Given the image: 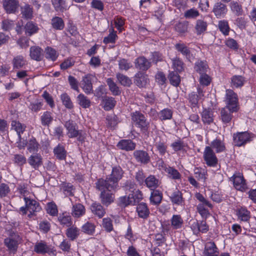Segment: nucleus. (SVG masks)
I'll use <instances>...</instances> for the list:
<instances>
[{"instance_id":"f257e3e1","label":"nucleus","mask_w":256,"mask_h":256,"mask_svg":"<svg viewBox=\"0 0 256 256\" xmlns=\"http://www.w3.org/2000/svg\"><path fill=\"white\" fill-rule=\"evenodd\" d=\"M124 172L120 166L112 168L111 174L106 180L100 178L98 180V186L102 189L104 184H106L109 189H117L118 182L123 176Z\"/></svg>"},{"instance_id":"f03ea898","label":"nucleus","mask_w":256,"mask_h":256,"mask_svg":"<svg viewBox=\"0 0 256 256\" xmlns=\"http://www.w3.org/2000/svg\"><path fill=\"white\" fill-rule=\"evenodd\" d=\"M25 202V206H22L20 208V211L22 214H28V216L29 218H32V216L36 215V213L40 210L41 208L40 204L34 200H33L29 197L24 198Z\"/></svg>"},{"instance_id":"7ed1b4c3","label":"nucleus","mask_w":256,"mask_h":256,"mask_svg":"<svg viewBox=\"0 0 256 256\" xmlns=\"http://www.w3.org/2000/svg\"><path fill=\"white\" fill-rule=\"evenodd\" d=\"M132 120L135 125L140 129L142 132L148 134L150 123L143 114L139 112H135L132 114Z\"/></svg>"},{"instance_id":"20e7f679","label":"nucleus","mask_w":256,"mask_h":256,"mask_svg":"<svg viewBox=\"0 0 256 256\" xmlns=\"http://www.w3.org/2000/svg\"><path fill=\"white\" fill-rule=\"evenodd\" d=\"M96 188L101 191L100 198L102 204L108 206L114 202V196L112 192H115L116 189L110 190L107 188L108 186L106 184H104L102 186V188L101 189L98 186V180L96 183Z\"/></svg>"},{"instance_id":"39448f33","label":"nucleus","mask_w":256,"mask_h":256,"mask_svg":"<svg viewBox=\"0 0 256 256\" xmlns=\"http://www.w3.org/2000/svg\"><path fill=\"white\" fill-rule=\"evenodd\" d=\"M254 134L247 132H238L233 135L234 144L238 146H241L250 142Z\"/></svg>"},{"instance_id":"423d86ee","label":"nucleus","mask_w":256,"mask_h":256,"mask_svg":"<svg viewBox=\"0 0 256 256\" xmlns=\"http://www.w3.org/2000/svg\"><path fill=\"white\" fill-rule=\"evenodd\" d=\"M226 106L232 108L233 111H238V98L236 93L232 90L228 89L226 91Z\"/></svg>"},{"instance_id":"0eeeda50","label":"nucleus","mask_w":256,"mask_h":256,"mask_svg":"<svg viewBox=\"0 0 256 256\" xmlns=\"http://www.w3.org/2000/svg\"><path fill=\"white\" fill-rule=\"evenodd\" d=\"M64 126L68 130L67 135L70 138L78 137L79 141L82 142L84 140V136L81 132L77 130L76 125L72 121L68 120L66 122Z\"/></svg>"},{"instance_id":"6e6552de","label":"nucleus","mask_w":256,"mask_h":256,"mask_svg":"<svg viewBox=\"0 0 256 256\" xmlns=\"http://www.w3.org/2000/svg\"><path fill=\"white\" fill-rule=\"evenodd\" d=\"M20 242V236L16 234H10L4 240V244L8 248V250L13 254H15L17 251Z\"/></svg>"},{"instance_id":"1a4fd4ad","label":"nucleus","mask_w":256,"mask_h":256,"mask_svg":"<svg viewBox=\"0 0 256 256\" xmlns=\"http://www.w3.org/2000/svg\"><path fill=\"white\" fill-rule=\"evenodd\" d=\"M233 181L234 187L241 192H244L248 189L247 184L242 173H235L231 178Z\"/></svg>"},{"instance_id":"9d476101","label":"nucleus","mask_w":256,"mask_h":256,"mask_svg":"<svg viewBox=\"0 0 256 256\" xmlns=\"http://www.w3.org/2000/svg\"><path fill=\"white\" fill-rule=\"evenodd\" d=\"M204 158L206 164L210 166H215L218 164V158L210 146L206 147L204 152Z\"/></svg>"},{"instance_id":"9b49d317","label":"nucleus","mask_w":256,"mask_h":256,"mask_svg":"<svg viewBox=\"0 0 256 256\" xmlns=\"http://www.w3.org/2000/svg\"><path fill=\"white\" fill-rule=\"evenodd\" d=\"M93 78V75L90 74H88L82 78L81 88L86 94H90L92 92V81Z\"/></svg>"},{"instance_id":"f8f14e48","label":"nucleus","mask_w":256,"mask_h":256,"mask_svg":"<svg viewBox=\"0 0 256 256\" xmlns=\"http://www.w3.org/2000/svg\"><path fill=\"white\" fill-rule=\"evenodd\" d=\"M133 155L138 163L146 164L150 160L148 154L143 150H136L134 152Z\"/></svg>"},{"instance_id":"ddd939ff","label":"nucleus","mask_w":256,"mask_h":256,"mask_svg":"<svg viewBox=\"0 0 256 256\" xmlns=\"http://www.w3.org/2000/svg\"><path fill=\"white\" fill-rule=\"evenodd\" d=\"M3 6L7 13L14 14L19 7V2L18 0H3Z\"/></svg>"},{"instance_id":"4468645a","label":"nucleus","mask_w":256,"mask_h":256,"mask_svg":"<svg viewBox=\"0 0 256 256\" xmlns=\"http://www.w3.org/2000/svg\"><path fill=\"white\" fill-rule=\"evenodd\" d=\"M227 12L228 9L226 6L220 2L216 3L212 9V12L218 18H224Z\"/></svg>"},{"instance_id":"2eb2a0df","label":"nucleus","mask_w":256,"mask_h":256,"mask_svg":"<svg viewBox=\"0 0 256 256\" xmlns=\"http://www.w3.org/2000/svg\"><path fill=\"white\" fill-rule=\"evenodd\" d=\"M116 146L120 150L131 151L135 149L136 144L130 140H122L118 143Z\"/></svg>"},{"instance_id":"dca6fc26","label":"nucleus","mask_w":256,"mask_h":256,"mask_svg":"<svg viewBox=\"0 0 256 256\" xmlns=\"http://www.w3.org/2000/svg\"><path fill=\"white\" fill-rule=\"evenodd\" d=\"M30 58L36 61H40L43 58V50L38 46H31L30 49Z\"/></svg>"},{"instance_id":"f3484780","label":"nucleus","mask_w":256,"mask_h":256,"mask_svg":"<svg viewBox=\"0 0 256 256\" xmlns=\"http://www.w3.org/2000/svg\"><path fill=\"white\" fill-rule=\"evenodd\" d=\"M230 107L225 106L220 110V118L222 122L224 124L229 123L232 118V113L237 111H233Z\"/></svg>"},{"instance_id":"a211bd4d","label":"nucleus","mask_w":256,"mask_h":256,"mask_svg":"<svg viewBox=\"0 0 256 256\" xmlns=\"http://www.w3.org/2000/svg\"><path fill=\"white\" fill-rule=\"evenodd\" d=\"M149 82L148 76L142 72L137 73L134 76V83L140 88L145 87Z\"/></svg>"},{"instance_id":"6ab92c4d","label":"nucleus","mask_w":256,"mask_h":256,"mask_svg":"<svg viewBox=\"0 0 256 256\" xmlns=\"http://www.w3.org/2000/svg\"><path fill=\"white\" fill-rule=\"evenodd\" d=\"M204 254L205 256H218V249L214 242H208L206 243L205 245Z\"/></svg>"},{"instance_id":"aec40b11","label":"nucleus","mask_w":256,"mask_h":256,"mask_svg":"<svg viewBox=\"0 0 256 256\" xmlns=\"http://www.w3.org/2000/svg\"><path fill=\"white\" fill-rule=\"evenodd\" d=\"M86 214L85 207L81 204H76L72 206L71 214L74 218H79Z\"/></svg>"},{"instance_id":"412c9836","label":"nucleus","mask_w":256,"mask_h":256,"mask_svg":"<svg viewBox=\"0 0 256 256\" xmlns=\"http://www.w3.org/2000/svg\"><path fill=\"white\" fill-rule=\"evenodd\" d=\"M134 64L136 68L142 70H147L150 66V62L144 56H140L136 59Z\"/></svg>"},{"instance_id":"4be33fe9","label":"nucleus","mask_w":256,"mask_h":256,"mask_svg":"<svg viewBox=\"0 0 256 256\" xmlns=\"http://www.w3.org/2000/svg\"><path fill=\"white\" fill-rule=\"evenodd\" d=\"M28 164L34 169H37L42 164V157L38 154L31 155L28 159Z\"/></svg>"},{"instance_id":"5701e85b","label":"nucleus","mask_w":256,"mask_h":256,"mask_svg":"<svg viewBox=\"0 0 256 256\" xmlns=\"http://www.w3.org/2000/svg\"><path fill=\"white\" fill-rule=\"evenodd\" d=\"M154 146L160 155L165 154L166 152L167 146L164 140H161L160 137H156L154 139Z\"/></svg>"},{"instance_id":"b1692460","label":"nucleus","mask_w":256,"mask_h":256,"mask_svg":"<svg viewBox=\"0 0 256 256\" xmlns=\"http://www.w3.org/2000/svg\"><path fill=\"white\" fill-rule=\"evenodd\" d=\"M194 69L196 72L201 74L208 72V66L206 61L198 60L194 64Z\"/></svg>"},{"instance_id":"393cba45","label":"nucleus","mask_w":256,"mask_h":256,"mask_svg":"<svg viewBox=\"0 0 256 256\" xmlns=\"http://www.w3.org/2000/svg\"><path fill=\"white\" fill-rule=\"evenodd\" d=\"M13 69H20L26 64V61L22 56L18 55L14 56L12 60Z\"/></svg>"},{"instance_id":"a878e982","label":"nucleus","mask_w":256,"mask_h":256,"mask_svg":"<svg viewBox=\"0 0 256 256\" xmlns=\"http://www.w3.org/2000/svg\"><path fill=\"white\" fill-rule=\"evenodd\" d=\"M144 182L146 186L151 190H154V189L157 188L160 184L159 180L154 176L152 175L146 178L144 180Z\"/></svg>"},{"instance_id":"bb28decb","label":"nucleus","mask_w":256,"mask_h":256,"mask_svg":"<svg viewBox=\"0 0 256 256\" xmlns=\"http://www.w3.org/2000/svg\"><path fill=\"white\" fill-rule=\"evenodd\" d=\"M136 212L138 216L144 219L146 218L150 214V210L146 204L143 202L138 205Z\"/></svg>"},{"instance_id":"cd10ccee","label":"nucleus","mask_w":256,"mask_h":256,"mask_svg":"<svg viewBox=\"0 0 256 256\" xmlns=\"http://www.w3.org/2000/svg\"><path fill=\"white\" fill-rule=\"evenodd\" d=\"M172 202L178 206H182L184 202V199L182 198V194L178 190L174 191L170 196Z\"/></svg>"},{"instance_id":"c85d7f7f","label":"nucleus","mask_w":256,"mask_h":256,"mask_svg":"<svg viewBox=\"0 0 256 256\" xmlns=\"http://www.w3.org/2000/svg\"><path fill=\"white\" fill-rule=\"evenodd\" d=\"M50 250L48 246L44 241L37 242L34 246V251L38 254H44L48 252Z\"/></svg>"},{"instance_id":"c756f323","label":"nucleus","mask_w":256,"mask_h":256,"mask_svg":"<svg viewBox=\"0 0 256 256\" xmlns=\"http://www.w3.org/2000/svg\"><path fill=\"white\" fill-rule=\"evenodd\" d=\"M92 212L98 218H102L105 214V210L102 206L98 203H93L90 207Z\"/></svg>"},{"instance_id":"7c9ffc66","label":"nucleus","mask_w":256,"mask_h":256,"mask_svg":"<svg viewBox=\"0 0 256 256\" xmlns=\"http://www.w3.org/2000/svg\"><path fill=\"white\" fill-rule=\"evenodd\" d=\"M202 118L204 124H210L214 122L213 112L209 110H204L202 113Z\"/></svg>"},{"instance_id":"2f4dec72","label":"nucleus","mask_w":256,"mask_h":256,"mask_svg":"<svg viewBox=\"0 0 256 256\" xmlns=\"http://www.w3.org/2000/svg\"><path fill=\"white\" fill-rule=\"evenodd\" d=\"M66 234L71 240H74L79 236L80 230L76 226H72L66 230Z\"/></svg>"},{"instance_id":"473e14b6","label":"nucleus","mask_w":256,"mask_h":256,"mask_svg":"<svg viewBox=\"0 0 256 256\" xmlns=\"http://www.w3.org/2000/svg\"><path fill=\"white\" fill-rule=\"evenodd\" d=\"M176 49L180 52L186 58H190V51L189 48L184 43H178L175 44Z\"/></svg>"},{"instance_id":"72a5a7b5","label":"nucleus","mask_w":256,"mask_h":256,"mask_svg":"<svg viewBox=\"0 0 256 256\" xmlns=\"http://www.w3.org/2000/svg\"><path fill=\"white\" fill-rule=\"evenodd\" d=\"M54 153L56 158L60 160H65L66 156V152L64 148L60 144H58L54 149Z\"/></svg>"},{"instance_id":"f704fd0d","label":"nucleus","mask_w":256,"mask_h":256,"mask_svg":"<svg viewBox=\"0 0 256 256\" xmlns=\"http://www.w3.org/2000/svg\"><path fill=\"white\" fill-rule=\"evenodd\" d=\"M24 28L26 34H28V36H31L36 33L38 30V28L37 24L34 23L32 22H28L26 24Z\"/></svg>"},{"instance_id":"c9c22d12","label":"nucleus","mask_w":256,"mask_h":256,"mask_svg":"<svg viewBox=\"0 0 256 256\" xmlns=\"http://www.w3.org/2000/svg\"><path fill=\"white\" fill-rule=\"evenodd\" d=\"M52 4L56 12H64L68 8L64 0H52Z\"/></svg>"},{"instance_id":"e433bc0d","label":"nucleus","mask_w":256,"mask_h":256,"mask_svg":"<svg viewBox=\"0 0 256 256\" xmlns=\"http://www.w3.org/2000/svg\"><path fill=\"white\" fill-rule=\"evenodd\" d=\"M207 22L202 20H198L196 21L195 30L197 34L200 35L204 33L207 28Z\"/></svg>"},{"instance_id":"4c0bfd02","label":"nucleus","mask_w":256,"mask_h":256,"mask_svg":"<svg viewBox=\"0 0 256 256\" xmlns=\"http://www.w3.org/2000/svg\"><path fill=\"white\" fill-rule=\"evenodd\" d=\"M78 104L84 108H88L90 106V100L84 94H80L77 96Z\"/></svg>"},{"instance_id":"58836bf2","label":"nucleus","mask_w":256,"mask_h":256,"mask_svg":"<svg viewBox=\"0 0 256 256\" xmlns=\"http://www.w3.org/2000/svg\"><path fill=\"white\" fill-rule=\"evenodd\" d=\"M171 225L174 229H179L182 227L183 220L180 215H174L171 218Z\"/></svg>"},{"instance_id":"ea45409f","label":"nucleus","mask_w":256,"mask_h":256,"mask_svg":"<svg viewBox=\"0 0 256 256\" xmlns=\"http://www.w3.org/2000/svg\"><path fill=\"white\" fill-rule=\"evenodd\" d=\"M96 226L94 224L88 222L82 226V231L88 235H93L95 232Z\"/></svg>"},{"instance_id":"a19ab883","label":"nucleus","mask_w":256,"mask_h":256,"mask_svg":"<svg viewBox=\"0 0 256 256\" xmlns=\"http://www.w3.org/2000/svg\"><path fill=\"white\" fill-rule=\"evenodd\" d=\"M244 82V78L240 76H234L231 78V86L233 88L242 87Z\"/></svg>"},{"instance_id":"79ce46f5","label":"nucleus","mask_w":256,"mask_h":256,"mask_svg":"<svg viewBox=\"0 0 256 256\" xmlns=\"http://www.w3.org/2000/svg\"><path fill=\"white\" fill-rule=\"evenodd\" d=\"M58 220L61 224L66 226H70L72 224L71 216L66 212L62 213L58 218Z\"/></svg>"},{"instance_id":"37998d69","label":"nucleus","mask_w":256,"mask_h":256,"mask_svg":"<svg viewBox=\"0 0 256 256\" xmlns=\"http://www.w3.org/2000/svg\"><path fill=\"white\" fill-rule=\"evenodd\" d=\"M165 172L167 174L168 177L172 179L179 180L180 178V173L173 167L168 166L167 169H166Z\"/></svg>"},{"instance_id":"c03bdc74","label":"nucleus","mask_w":256,"mask_h":256,"mask_svg":"<svg viewBox=\"0 0 256 256\" xmlns=\"http://www.w3.org/2000/svg\"><path fill=\"white\" fill-rule=\"evenodd\" d=\"M12 128L16 132L19 138H20L21 134L25 130L26 126L19 122L13 120L11 124Z\"/></svg>"},{"instance_id":"a18cd8bd","label":"nucleus","mask_w":256,"mask_h":256,"mask_svg":"<svg viewBox=\"0 0 256 256\" xmlns=\"http://www.w3.org/2000/svg\"><path fill=\"white\" fill-rule=\"evenodd\" d=\"M162 197V194L159 190H152L150 197V202L154 204H158L161 202Z\"/></svg>"},{"instance_id":"49530a36","label":"nucleus","mask_w":256,"mask_h":256,"mask_svg":"<svg viewBox=\"0 0 256 256\" xmlns=\"http://www.w3.org/2000/svg\"><path fill=\"white\" fill-rule=\"evenodd\" d=\"M40 146V144L34 138H30L27 142V148L30 152H37Z\"/></svg>"},{"instance_id":"de8ad7c7","label":"nucleus","mask_w":256,"mask_h":256,"mask_svg":"<svg viewBox=\"0 0 256 256\" xmlns=\"http://www.w3.org/2000/svg\"><path fill=\"white\" fill-rule=\"evenodd\" d=\"M52 120V114L50 112H44L40 117L42 124L44 126H49Z\"/></svg>"},{"instance_id":"09e8293b","label":"nucleus","mask_w":256,"mask_h":256,"mask_svg":"<svg viewBox=\"0 0 256 256\" xmlns=\"http://www.w3.org/2000/svg\"><path fill=\"white\" fill-rule=\"evenodd\" d=\"M104 108L106 110H110L116 105V101L113 98L105 97L102 99Z\"/></svg>"},{"instance_id":"8fccbe9b","label":"nucleus","mask_w":256,"mask_h":256,"mask_svg":"<svg viewBox=\"0 0 256 256\" xmlns=\"http://www.w3.org/2000/svg\"><path fill=\"white\" fill-rule=\"evenodd\" d=\"M45 53L46 58L52 61H55L58 56V52L54 48L50 47H47L45 49Z\"/></svg>"},{"instance_id":"3c124183","label":"nucleus","mask_w":256,"mask_h":256,"mask_svg":"<svg viewBox=\"0 0 256 256\" xmlns=\"http://www.w3.org/2000/svg\"><path fill=\"white\" fill-rule=\"evenodd\" d=\"M116 76L118 80L122 85L126 86H130L132 84V82L131 80L126 76L118 72L116 74Z\"/></svg>"},{"instance_id":"603ef678","label":"nucleus","mask_w":256,"mask_h":256,"mask_svg":"<svg viewBox=\"0 0 256 256\" xmlns=\"http://www.w3.org/2000/svg\"><path fill=\"white\" fill-rule=\"evenodd\" d=\"M21 14L23 18L31 19L32 17V8L28 4H26L21 8Z\"/></svg>"},{"instance_id":"864d4df0","label":"nucleus","mask_w":256,"mask_h":256,"mask_svg":"<svg viewBox=\"0 0 256 256\" xmlns=\"http://www.w3.org/2000/svg\"><path fill=\"white\" fill-rule=\"evenodd\" d=\"M238 218L244 222H248L250 218V212L246 208H242L238 212Z\"/></svg>"},{"instance_id":"5fc2aeb1","label":"nucleus","mask_w":256,"mask_h":256,"mask_svg":"<svg viewBox=\"0 0 256 256\" xmlns=\"http://www.w3.org/2000/svg\"><path fill=\"white\" fill-rule=\"evenodd\" d=\"M52 25L54 28L58 30H62L64 26L62 19L58 16L54 17L52 19Z\"/></svg>"},{"instance_id":"6e6d98bb","label":"nucleus","mask_w":256,"mask_h":256,"mask_svg":"<svg viewBox=\"0 0 256 256\" xmlns=\"http://www.w3.org/2000/svg\"><path fill=\"white\" fill-rule=\"evenodd\" d=\"M106 83L113 95L118 96L120 94V92L118 87L111 78L106 80Z\"/></svg>"},{"instance_id":"4d7b16f0","label":"nucleus","mask_w":256,"mask_h":256,"mask_svg":"<svg viewBox=\"0 0 256 256\" xmlns=\"http://www.w3.org/2000/svg\"><path fill=\"white\" fill-rule=\"evenodd\" d=\"M135 200L133 197H132L130 194H129L128 196H124L120 198L119 204L122 206H126L129 204H134Z\"/></svg>"},{"instance_id":"13d9d810","label":"nucleus","mask_w":256,"mask_h":256,"mask_svg":"<svg viewBox=\"0 0 256 256\" xmlns=\"http://www.w3.org/2000/svg\"><path fill=\"white\" fill-rule=\"evenodd\" d=\"M60 99L62 104L68 109H72L74 107L73 104L70 96L66 93H64L60 96Z\"/></svg>"},{"instance_id":"bf43d9fd","label":"nucleus","mask_w":256,"mask_h":256,"mask_svg":"<svg viewBox=\"0 0 256 256\" xmlns=\"http://www.w3.org/2000/svg\"><path fill=\"white\" fill-rule=\"evenodd\" d=\"M194 174L196 178L198 180H204L206 178V176L207 172L204 168H195L194 170Z\"/></svg>"},{"instance_id":"052dcab7","label":"nucleus","mask_w":256,"mask_h":256,"mask_svg":"<svg viewBox=\"0 0 256 256\" xmlns=\"http://www.w3.org/2000/svg\"><path fill=\"white\" fill-rule=\"evenodd\" d=\"M109 34L104 38L103 42L105 44L109 43H114L117 36L116 34V32H115L113 28H112L109 30Z\"/></svg>"},{"instance_id":"680f3d73","label":"nucleus","mask_w":256,"mask_h":256,"mask_svg":"<svg viewBox=\"0 0 256 256\" xmlns=\"http://www.w3.org/2000/svg\"><path fill=\"white\" fill-rule=\"evenodd\" d=\"M212 148L216 150L217 152H222L225 149L224 143L220 140H214L211 143Z\"/></svg>"},{"instance_id":"e2e57ef3","label":"nucleus","mask_w":256,"mask_h":256,"mask_svg":"<svg viewBox=\"0 0 256 256\" xmlns=\"http://www.w3.org/2000/svg\"><path fill=\"white\" fill-rule=\"evenodd\" d=\"M170 146L174 152H177L178 151L185 150L186 144L182 140H178L173 142L170 144Z\"/></svg>"},{"instance_id":"0e129e2a","label":"nucleus","mask_w":256,"mask_h":256,"mask_svg":"<svg viewBox=\"0 0 256 256\" xmlns=\"http://www.w3.org/2000/svg\"><path fill=\"white\" fill-rule=\"evenodd\" d=\"M118 64L119 69L121 70L127 71L132 67V64L124 58L118 61Z\"/></svg>"},{"instance_id":"69168bd1","label":"nucleus","mask_w":256,"mask_h":256,"mask_svg":"<svg viewBox=\"0 0 256 256\" xmlns=\"http://www.w3.org/2000/svg\"><path fill=\"white\" fill-rule=\"evenodd\" d=\"M46 212L50 216H57L58 210L56 205L53 202H48L46 206Z\"/></svg>"},{"instance_id":"338daca9","label":"nucleus","mask_w":256,"mask_h":256,"mask_svg":"<svg viewBox=\"0 0 256 256\" xmlns=\"http://www.w3.org/2000/svg\"><path fill=\"white\" fill-rule=\"evenodd\" d=\"M220 31L224 35H228L229 32L230 28L228 21L226 20H220L218 24Z\"/></svg>"},{"instance_id":"774afa93","label":"nucleus","mask_w":256,"mask_h":256,"mask_svg":"<svg viewBox=\"0 0 256 256\" xmlns=\"http://www.w3.org/2000/svg\"><path fill=\"white\" fill-rule=\"evenodd\" d=\"M168 78L170 84L174 86H177L180 81V76L174 72H170L168 75Z\"/></svg>"}]
</instances>
